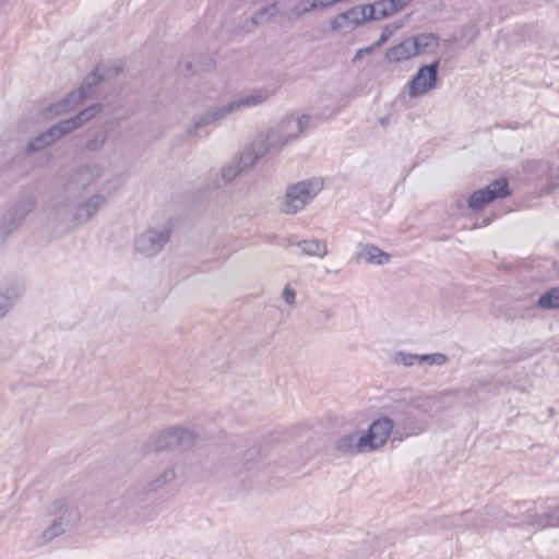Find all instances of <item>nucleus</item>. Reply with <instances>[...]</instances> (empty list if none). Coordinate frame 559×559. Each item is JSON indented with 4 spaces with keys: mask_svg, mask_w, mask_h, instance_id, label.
<instances>
[{
    "mask_svg": "<svg viewBox=\"0 0 559 559\" xmlns=\"http://www.w3.org/2000/svg\"><path fill=\"white\" fill-rule=\"evenodd\" d=\"M190 67H191V63H190V62L186 64L187 70H189V69H190Z\"/></svg>",
    "mask_w": 559,
    "mask_h": 559,
    "instance_id": "obj_40",
    "label": "nucleus"
},
{
    "mask_svg": "<svg viewBox=\"0 0 559 559\" xmlns=\"http://www.w3.org/2000/svg\"><path fill=\"white\" fill-rule=\"evenodd\" d=\"M231 114V109L229 104H223L215 106L203 115H200L194 118L193 129L198 130L201 128H205L210 124H213L222 119H224L227 115Z\"/></svg>",
    "mask_w": 559,
    "mask_h": 559,
    "instance_id": "obj_21",
    "label": "nucleus"
},
{
    "mask_svg": "<svg viewBox=\"0 0 559 559\" xmlns=\"http://www.w3.org/2000/svg\"><path fill=\"white\" fill-rule=\"evenodd\" d=\"M394 423L391 418L383 416L374 420L366 433H362L360 445H367L368 451L372 452L382 447L390 433L393 432Z\"/></svg>",
    "mask_w": 559,
    "mask_h": 559,
    "instance_id": "obj_16",
    "label": "nucleus"
},
{
    "mask_svg": "<svg viewBox=\"0 0 559 559\" xmlns=\"http://www.w3.org/2000/svg\"><path fill=\"white\" fill-rule=\"evenodd\" d=\"M418 366L429 365V366H443L448 361V357L442 353H432V354H417Z\"/></svg>",
    "mask_w": 559,
    "mask_h": 559,
    "instance_id": "obj_30",
    "label": "nucleus"
},
{
    "mask_svg": "<svg viewBox=\"0 0 559 559\" xmlns=\"http://www.w3.org/2000/svg\"><path fill=\"white\" fill-rule=\"evenodd\" d=\"M366 21H371L369 19V4L354 7L346 12L337 14L331 22V28L340 31L346 27H356Z\"/></svg>",
    "mask_w": 559,
    "mask_h": 559,
    "instance_id": "obj_18",
    "label": "nucleus"
},
{
    "mask_svg": "<svg viewBox=\"0 0 559 559\" xmlns=\"http://www.w3.org/2000/svg\"><path fill=\"white\" fill-rule=\"evenodd\" d=\"M171 229L168 226L150 228L140 234L134 240V249L146 258L158 254L170 239Z\"/></svg>",
    "mask_w": 559,
    "mask_h": 559,
    "instance_id": "obj_13",
    "label": "nucleus"
},
{
    "mask_svg": "<svg viewBox=\"0 0 559 559\" xmlns=\"http://www.w3.org/2000/svg\"><path fill=\"white\" fill-rule=\"evenodd\" d=\"M444 409L441 397L420 395L399 404L394 412L396 428L393 440L419 436L427 430L430 421Z\"/></svg>",
    "mask_w": 559,
    "mask_h": 559,
    "instance_id": "obj_2",
    "label": "nucleus"
},
{
    "mask_svg": "<svg viewBox=\"0 0 559 559\" xmlns=\"http://www.w3.org/2000/svg\"><path fill=\"white\" fill-rule=\"evenodd\" d=\"M356 258L373 265H384L391 260L389 253L371 243H359L357 246Z\"/></svg>",
    "mask_w": 559,
    "mask_h": 559,
    "instance_id": "obj_19",
    "label": "nucleus"
},
{
    "mask_svg": "<svg viewBox=\"0 0 559 559\" xmlns=\"http://www.w3.org/2000/svg\"><path fill=\"white\" fill-rule=\"evenodd\" d=\"M537 306L546 310L559 309V287L551 288L539 296Z\"/></svg>",
    "mask_w": 559,
    "mask_h": 559,
    "instance_id": "obj_28",
    "label": "nucleus"
},
{
    "mask_svg": "<svg viewBox=\"0 0 559 559\" xmlns=\"http://www.w3.org/2000/svg\"><path fill=\"white\" fill-rule=\"evenodd\" d=\"M322 190V182L319 179L299 181L287 188L281 211L285 214H296Z\"/></svg>",
    "mask_w": 559,
    "mask_h": 559,
    "instance_id": "obj_8",
    "label": "nucleus"
},
{
    "mask_svg": "<svg viewBox=\"0 0 559 559\" xmlns=\"http://www.w3.org/2000/svg\"><path fill=\"white\" fill-rule=\"evenodd\" d=\"M108 134L106 131H95L87 133L85 150L90 153L99 152L107 142Z\"/></svg>",
    "mask_w": 559,
    "mask_h": 559,
    "instance_id": "obj_27",
    "label": "nucleus"
},
{
    "mask_svg": "<svg viewBox=\"0 0 559 559\" xmlns=\"http://www.w3.org/2000/svg\"><path fill=\"white\" fill-rule=\"evenodd\" d=\"M362 433L359 431L347 433L336 440L335 448L343 454L367 453L369 452L367 445H360Z\"/></svg>",
    "mask_w": 559,
    "mask_h": 559,
    "instance_id": "obj_20",
    "label": "nucleus"
},
{
    "mask_svg": "<svg viewBox=\"0 0 559 559\" xmlns=\"http://www.w3.org/2000/svg\"><path fill=\"white\" fill-rule=\"evenodd\" d=\"M373 49H374V47H373V46H370V47H367V48H364V49H358V50L356 51V53H355L354 61H356V60L360 59V58L364 56V53H370V52H372V51H373Z\"/></svg>",
    "mask_w": 559,
    "mask_h": 559,
    "instance_id": "obj_37",
    "label": "nucleus"
},
{
    "mask_svg": "<svg viewBox=\"0 0 559 559\" xmlns=\"http://www.w3.org/2000/svg\"><path fill=\"white\" fill-rule=\"evenodd\" d=\"M411 1L412 0H390V5L392 7L393 12L396 13L407 7Z\"/></svg>",
    "mask_w": 559,
    "mask_h": 559,
    "instance_id": "obj_35",
    "label": "nucleus"
},
{
    "mask_svg": "<svg viewBox=\"0 0 559 559\" xmlns=\"http://www.w3.org/2000/svg\"><path fill=\"white\" fill-rule=\"evenodd\" d=\"M104 174L105 168L98 163H88L76 167L63 186L50 198L48 205L56 210L66 207L91 187H96Z\"/></svg>",
    "mask_w": 559,
    "mask_h": 559,
    "instance_id": "obj_3",
    "label": "nucleus"
},
{
    "mask_svg": "<svg viewBox=\"0 0 559 559\" xmlns=\"http://www.w3.org/2000/svg\"><path fill=\"white\" fill-rule=\"evenodd\" d=\"M509 194L508 181L504 178L497 179L485 189L473 192L467 200V205L473 211H480L493 200L506 198Z\"/></svg>",
    "mask_w": 559,
    "mask_h": 559,
    "instance_id": "obj_15",
    "label": "nucleus"
},
{
    "mask_svg": "<svg viewBox=\"0 0 559 559\" xmlns=\"http://www.w3.org/2000/svg\"><path fill=\"white\" fill-rule=\"evenodd\" d=\"M440 60L437 59L430 64L423 66L408 83L411 97L425 95L437 85Z\"/></svg>",
    "mask_w": 559,
    "mask_h": 559,
    "instance_id": "obj_14",
    "label": "nucleus"
},
{
    "mask_svg": "<svg viewBox=\"0 0 559 559\" xmlns=\"http://www.w3.org/2000/svg\"><path fill=\"white\" fill-rule=\"evenodd\" d=\"M400 27H402V23L385 25L382 29L379 39L372 46L377 48L386 43L390 39V37L394 34V32L397 31Z\"/></svg>",
    "mask_w": 559,
    "mask_h": 559,
    "instance_id": "obj_33",
    "label": "nucleus"
},
{
    "mask_svg": "<svg viewBox=\"0 0 559 559\" xmlns=\"http://www.w3.org/2000/svg\"><path fill=\"white\" fill-rule=\"evenodd\" d=\"M194 435L186 428H170L165 431L152 433L143 447V453L176 448H189L193 444Z\"/></svg>",
    "mask_w": 559,
    "mask_h": 559,
    "instance_id": "obj_9",
    "label": "nucleus"
},
{
    "mask_svg": "<svg viewBox=\"0 0 559 559\" xmlns=\"http://www.w3.org/2000/svg\"><path fill=\"white\" fill-rule=\"evenodd\" d=\"M118 187L117 178H107L100 182L96 192L76 203L70 216L71 228L87 224L107 204Z\"/></svg>",
    "mask_w": 559,
    "mask_h": 559,
    "instance_id": "obj_6",
    "label": "nucleus"
},
{
    "mask_svg": "<svg viewBox=\"0 0 559 559\" xmlns=\"http://www.w3.org/2000/svg\"><path fill=\"white\" fill-rule=\"evenodd\" d=\"M103 106L100 104H94L80 111L76 116L56 123L47 131L38 134L34 140L28 142L25 147V153L32 154L53 144L63 135L71 133L72 131L79 129L84 123L90 121L93 117L100 112Z\"/></svg>",
    "mask_w": 559,
    "mask_h": 559,
    "instance_id": "obj_5",
    "label": "nucleus"
},
{
    "mask_svg": "<svg viewBox=\"0 0 559 559\" xmlns=\"http://www.w3.org/2000/svg\"><path fill=\"white\" fill-rule=\"evenodd\" d=\"M317 4V9L319 8H328L334 3L340 2V0H313Z\"/></svg>",
    "mask_w": 559,
    "mask_h": 559,
    "instance_id": "obj_36",
    "label": "nucleus"
},
{
    "mask_svg": "<svg viewBox=\"0 0 559 559\" xmlns=\"http://www.w3.org/2000/svg\"><path fill=\"white\" fill-rule=\"evenodd\" d=\"M320 316L323 318L324 321H329L331 318H333L334 313L332 310L324 308L320 311Z\"/></svg>",
    "mask_w": 559,
    "mask_h": 559,
    "instance_id": "obj_38",
    "label": "nucleus"
},
{
    "mask_svg": "<svg viewBox=\"0 0 559 559\" xmlns=\"http://www.w3.org/2000/svg\"><path fill=\"white\" fill-rule=\"evenodd\" d=\"M277 12V3L273 2L271 5L264 7L257 11L252 16V22L255 25L264 24L269 22L273 16H275Z\"/></svg>",
    "mask_w": 559,
    "mask_h": 559,
    "instance_id": "obj_29",
    "label": "nucleus"
},
{
    "mask_svg": "<svg viewBox=\"0 0 559 559\" xmlns=\"http://www.w3.org/2000/svg\"><path fill=\"white\" fill-rule=\"evenodd\" d=\"M49 513L56 514L58 518L43 532L41 538L45 543L64 533L67 526L75 523L80 519L79 510L74 507H70L68 499L55 501L49 507Z\"/></svg>",
    "mask_w": 559,
    "mask_h": 559,
    "instance_id": "obj_12",
    "label": "nucleus"
},
{
    "mask_svg": "<svg viewBox=\"0 0 559 559\" xmlns=\"http://www.w3.org/2000/svg\"><path fill=\"white\" fill-rule=\"evenodd\" d=\"M298 241H299V240H294V238H293V237H289V238L287 239V245H288V246H295L294 243H295V242H298Z\"/></svg>",
    "mask_w": 559,
    "mask_h": 559,
    "instance_id": "obj_39",
    "label": "nucleus"
},
{
    "mask_svg": "<svg viewBox=\"0 0 559 559\" xmlns=\"http://www.w3.org/2000/svg\"><path fill=\"white\" fill-rule=\"evenodd\" d=\"M317 9V4L313 0H301L298 2L288 13L287 17L289 20L297 19L304 13L311 12Z\"/></svg>",
    "mask_w": 559,
    "mask_h": 559,
    "instance_id": "obj_31",
    "label": "nucleus"
},
{
    "mask_svg": "<svg viewBox=\"0 0 559 559\" xmlns=\"http://www.w3.org/2000/svg\"><path fill=\"white\" fill-rule=\"evenodd\" d=\"M103 79L104 67L99 64L95 68L93 73L85 78L79 90L71 92L61 100L51 104L48 108L49 114L61 115L73 109L92 93L93 86L98 84Z\"/></svg>",
    "mask_w": 559,
    "mask_h": 559,
    "instance_id": "obj_11",
    "label": "nucleus"
},
{
    "mask_svg": "<svg viewBox=\"0 0 559 559\" xmlns=\"http://www.w3.org/2000/svg\"><path fill=\"white\" fill-rule=\"evenodd\" d=\"M498 519L508 526L527 525L537 530L559 527V506L521 502L511 507V510L506 511L503 515L499 514Z\"/></svg>",
    "mask_w": 559,
    "mask_h": 559,
    "instance_id": "obj_4",
    "label": "nucleus"
},
{
    "mask_svg": "<svg viewBox=\"0 0 559 559\" xmlns=\"http://www.w3.org/2000/svg\"><path fill=\"white\" fill-rule=\"evenodd\" d=\"M35 205L36 197L33 193H26L21 195L14 205L2 215L0 218V246L23 223Z\"/></svg>",
    "mask_w": 559,
    "mask_h": 559,
    "instance_id": "obj_10",
    "label": "nucleus"
},
{
    "mask_svg": "<svg viewBox=\"0 0 559 559\" xmlns=\"http://www.w3.org/2000/svg\"><path fill=\"white\" fill-rule=\"evenodd\" d=\"M393 362L396 365H402L404 367H413L418 366L417 354L406 353V352H396L393 356Z\"/></svg>",
    "mask_w": 559,
    "mask_h": 559,
    "instance_id": "obj_32",
    "label": "nucleus"
},
{
    "mask_svg": "<svg viewBox=\"0 0 559 559\" xmlns=\"http://www.w3.org/2000/svg\"><path fill=\"white\" fill-rule=\"evenodd\" d=\"M273 96V91L267 87L253 88L242 93L237 98L230 100L231 112L243 111L246 109L260 106L266 103Z\"/></svg>",
    "mask_w": 559,
    "mask_h": 559,
    "instance_id": "obj_17",
    "label": "nucleus"
},
{
    "mask_svg": "<svg viewBox=\"0 0 559 559\" xmlns=\"http://www.w3.org/2000/svg\"><path fill=\"white\" fill-rule=\"evenodd\" d=\"M176 478L174 466L168 465L152 480L146 481L141 489H130L123 496L115 499L110 503V509L114 511L128 512L135 507L136 503L142 501V495H148L162 489L165 485L171 483Z\"/></svg>",
    "mask_w": 559,
    "mask_h": 559,
    "instance_id": "obj_7",
    "label": "nucleus"
},
{
    "mask_svg": "<svg viewBox=\"0 0 559 559\" xmlns=\"http://www.w3.org/2000/svg\"><path fill=\"white\" fill-rule=\"evenodd\" d=\"M412 39L416 46L417 55L431 53L439 46V38L433 33H424L417 36H412Z\"/></svg>",
    "mask_w": 559,
    "mask_h": 559,
    "instance_id": "obj_25",
    "label": "nucleus"
},
{
    "mask_svg": "<svg viewBox=\"0 0 559 559\" xmlns=\"http://www.w3.org/2000/svg\"><path fill=\"white\" fill-rule=\"evenodd\" d=\"M23 293L17 284L0 286V320L3 319Z\"/></svg>",
    "mask_w": 559,
    "mask_h": 559,
    "instance_id": "obj_22",
    "label": "nucleus"
},
{
    "mask_svg": "<svg viewBox=\"0 0 559 559\" xmlns=\"http://www.w3.org/2000/svg\"><path fill=\"white\" fill-rule=\"evenodd\" d=\"M310 120L309 115L289 116L278 121L267 131L258 133L250 147L222 168V181L224 183L230 182L239 173L254 165L263 156L282 151L286 144L296 140L308 129Z\"/></svg>",
    "mask_w": 559,
    "mask_h": 559,
    "instance_id": "obj_1",
    "label": "nucleus"
},
{
    "mask_svg": "<svg viewBox=\"0 0 559 559\" xmlns=\"http://www.w3.org/2000/svg\"><path fill=\"white\" fill-rule=\"evenodd\" d=\"M294 245L300 248L301 253L306 257L323 259L329 254L326 242L317 238L299 240Z\"/></svg>",
    "mask_w": 559,
    "mask_h": 559,
    "instance_id": "obj_24",
    "label": "nucleus"
},
{
    "mask_svg": "<svg viewBox=\"0 0 559 559\" xmlns=\"http://www.w3.org/2000/svg\"><path fill=\"white\" fill-rule=\"evenodd\" d=\"M283 298L287 305H294L296 302V292L290 288L289 285L283 289Z\"/></svg>",
    "mask_w": 559,
    "mask_h": 559,
    "instance_id": "obj_34",
    "label": "nucleus"
},
{
    "mask_svg": "<svg viewBox=\"0 0 559 559\" xmlns=\"http://www.w3.org/2000/svg\"><path fill=\"white\" fill-rule=\"evenodd\" d=\"M415 56H417V50L412 37H408L400 44L391 47L385 55L390 62H401Z\"/></svg>",
    "mask_w": 559,
    "mask_h": 559,
    "instance_id": "obj_23",
    "label": "nucleus"
},
{
    "mask_svg": "<svg viewBox=\"0 0 559 559\" xmlns=\"http://www.w3.org/2000/svg\"><path fill=\"white\" fill-rule=\"evenodd\" d=\"M390 0H378L369 4V19L379 21L394 14Z\"/></svg>",
    "mask_w": 559,
    "mask_h": 559,
    "instance_id": "obj_26",
    "label": "nucleus"
}]
</instances>
